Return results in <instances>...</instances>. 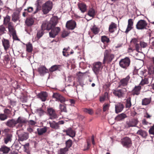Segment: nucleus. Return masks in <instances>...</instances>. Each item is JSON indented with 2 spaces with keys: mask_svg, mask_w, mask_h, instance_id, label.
<instances>
[{
  "mask_svg": "<svg viewBox=\"0 0 154 154\" xmlns=\"http://www.w3.org/2000/svg\"><path fill=\"white\" fill-rule=\"evenodd\" d=\"M104 57L103 64L106 63H110L115 57L114 55L112 53V50L110 49L106 50L104 52Z\"/></svg>",
  "mask_w": 154,
  "mask_h": 154,
  "instance_id": "f257e3e1",
  "label": "nucleus"
},
{
  "mask_svg": "<svg viewBox=\"0 0 154 154\" xmlns=\"http://www.w3.org/2000/svg\"><path fill=\"white\" fill-rule=\"evenodd\" d=\"M57 23V19L54 18H52L49 22L42 23L41 28L44 30H49L54 28Z\"/></svg>",
  "mask_w": 154,
  "mask_h": 154,
  "instance_id": "f03ea898",
  "label": "nucleus"
},
{
  "mask_svg": "<svg viewBox=\"0 0 154 154\" xmlns=\"http://www.w3.org/2000/svg\"><path fill=\"white\" fill-rule=\"evenodd\" d=\"M103 66L102 62H97L94 63L92 65L93 71L97 76H98L102 70Z\"/></svg>",
  "mask_w": 154,
  "mask_h": 154,
  "instance_id": "7ed1b4c3",
  "label": "nucleus"
},
{
  "mask_svg": "<svg viewBox=\"0 0 154 154\" xmlns=\"http://www.w3.org/2000/svg\"><path fill=\"white\" fill-rule=\"evenodd\" d=\"M53 7V3L50 1H48L42 5V11L44 14H47L51 10Z\"/></svg>",
  "mask_w": 154,
  "mask_h": 154,
  "instance_id": "20e7f679",
  "label": "nucleus"
},
{
  "mask_svg": "<svg viewBox=\"0 0 154 154\" xmlns=\"http://www.w3.org/2000/svg\"><path fill=\"white\" fill-rule=\"evenodd\" d=\"M131 63L130 58L128 57H126L120 60L119 62L120 66L125 69H127Z\"/></svg>",
  "mask_w": 154,
  "mask_h": 154,
  "instance_id": "39448f33",
  "label": "nucleus"
},
{
  "mask_svg": "<svg viewBox=\"0 0 154 154\" xmlns=\"http://www.w3.org/2000/svg\"><path fill=\"white\" fill-rule=\"evenodd\" d=\"M121 142L123 146L127 148H130L132 145L131 138L128 137H125L121 139Z\"/></svg>",
  "mask_w": 154,
  "mask_h": 154,
  "instance_id": "423d86ee",
  "label": "nucleus"
},
{
  "mask_svg": "<svg viewBox=\"0 0 154 154\" xmlns=\"http://www.w3.org/2000/svg\"><path fill=\"white\" fill-rule=\"evenodd\" d=\"M17 133L18 135L19 141H23L26 140L29 138V134L23 132L22 129L18 131Z\"/></svg>",
  "mask_w": 154,
  "mask_h": 154,
  "instance_id": "0eeeda50",
  "label": "nucleus"
},
{
  "mask_svg": "<svg viewBox=\"0 0 154 154\" xmlns=\"http://www.w3.org/2000/svg\"><path fill=\"white\" fill-rule=\"evenodd\" d=\"M147 25L146 21L143 20H140L137 23L136 26L137 29L142 30L146 29Z\"/></svg>",
  "mask_w": 154,
  "mask_h": 154,
  "instance_id": "6e6552de",
  "label": "nucleus"
},
{
  "mask_svg": "<svg viewBox=\"0 0 154 154\" xmlns=\"http://www.w3.org/2000/svg\"><path fill=\"white\" fill-rule=\"evenodd\" d=\"M138 121L137 119H133L126 122L125 127L129 128L136 126L138 124Z\"/></svg>",
  "mask_w": 154,
  "mask_h": 154,
  "instance_id": "1a4fd4ad",
  "label": "nucleus"
},
{
  "mask_svg": "<svg viewBox=\"0 0 154 154\" xmlns=\"http://www.w3.org/2000/svg\"><path fill=\"white\" fill-rule=\"evenodd\" d=\"M47 111L48 115L49 116V119H54L58 117L55 110L53 108H48Z\"/></svg>",
  "mask_w": 154,
  "mask_h": 154,
  "instance_id": "9d476101",
  "label": "nucleus"
},
{
  "mask_svg": "<svg viewBox=\"0 0 154 154\" xmlns=\"http://www.w3.org/2000/svg\"><path fill=\"white\" fill-rule=\"evenodd\" d=\"M126 91L125 88L119 90H115L113 91V94L119 97H123L125 92Z\"/></svg>",
  "mask_w": 154,
  "mask_h": 154,
  "instance_id": "9b49d317",
  "label": "nucleus"
},
{
  "mask_svg": "<svg viewBox=\"0 0 154 154\" xmlns=\"http://www.w3.org/2000/svg\"><path fill=\"white\" fill-rule=\"evenodd\" d=\"M13 135L11 133L5 134L3 136V141L5 144L11 143L12 140Z\"/></svg>",
  "mask_w": 154,
  "mask_h": 154,
  "instance_id": "f8f14e48",
  "label": "nucleus"
},
{
  "mask_svg": "<svg viewBox=\"0 0 154 154\" xmlns=\"http://www.w3.org/2000/svg\"><path fill=\"white\" fill-rule=\"evenodd\" d=\"M52 97L56 99V101H60L61 103H63L67 100L62 96L58 93H54Z\"/></svg>",
  "mask_w": 154,
  "mask_h": 154,
  "instance_id": "ddd939ff",
  "label": "nucleus"
},
{
  "mask_svg": "<svg viewBox=\"0 0 154 154\" xmlns=\"http://www.w3.org/2000/svg\"><path fill=\"white\" fill-rule=\"evenodd\" d=\"M76 25L75 21L72 20L67 21L66 26L68 29L73 30L76 27Z\"/></svg>",
  "mask_w": 154,
  "mask_h": 154,
  "instance_id": "4468645a",
  "label": "nucleus"
},
{
  "mask_svg": "<svg viewBox=\"0 0 154 154\" xmlns=\"http://www.w3.org/2000/svg\"><path fill=\"white\" fill-rule=\"evenodd\" d=\"M130 79V76L129 75H128L126 78L121 79L119 82V87H121L122 86L125 87L127 86Z\"/></svg>",
  "mask_w": 154,
  "mask_h": 154,
  "instance_id": "2eb2a0df",
  "label": "nucleus"
},
{
  "mask_svg": "<svg viewBox=\"0 0 154 154\" xmlns=\"http://www.w3.org/2000/svg\"><path fill=\"white\" fill-rule=\"evenodd\" d=\"M60 30V28L57 27L53 28L49 32V34L50 37L54 38L57 35Z\"/></svg>",
  "mask_w": 154,
  "mask_h": 154,
  "instance_id": "dca6fc26",
  "label": "nucleus"
},
{
  "mask_svg": "<svg viewBox=\"0 0 154 154\" xmlns=\"http://www.w3.org/2000/svg\"><path fill=\"white\" fill-rule=\"evenodd\" d=\"M130 43L131 45L135 46L136 51L139 52L140 49V47L138 39L136 38H132L131 41Z\"/></svg>",
  "mask_w": 154,
  "mask_h": 154,
  "instance_id": "f3484780",
  "label": "nucleus"
},
{
  "mask_svg": "<svg viewBox=\"0 0 154 154\" xmlns=\"http://www.w3.org/2000/svg\"><path fill=\"white\" fill-rule=\"evenodd\" d=\"M141 89V87L140 85L135 86L131 91V94L134 96L139 95L140 94Z\"/></svg>",
  "mask_w": 154,
  "mask_h": 154,
  "instance_id": "a211bd4d",
  "label": "nucleus"
},
{
  "mask_svg": "<svg viewBox=\"0 0 154 154\" xmlns=\"http://www.w3.org/2000/svg\"><path fill=\"white\" fill-rule=\"evenodd\" d=\"M17 124H19L18 126L22 127L23 124L27 123V121L26 119L23 117L20 116L16 120Z\"/></svg>",
  "mask_w": 154,
  "mask_h": 154,
  "instance_id": "6ab92c4d",
  "label": "nucleus"
},
{
  "mask_svg": "<svg viewBox=\"0 0 154 154\" xmlns=\"http://www.w3.org/2000/svg\"><path fill=\"white\" fill-rule=\"evenodd\" d=\"M78 8L79 9L81 12L84 13L86 12L87 10L86 5L83 2L79 3L77 4Z\"/></svg>",
  "mask_w": 154,
  "mask_h": 154,
  "instance_id": "aec40b11",
  "label": "nucleus"
},
{
  "mask_svg": "<svg viewBox=\"0 0 154 154\" xmlns=\"http://www.w3.org/2000/svg\"><path fill=\"white\" fill-rule=\"evenodd\" d=\"M99 100L101 103H103L106 100H108L110 103L111 102L110 101L109 96L107 92H105L103 95L100 97Z\"/></svg>",
  "mask_w": 154,
  "mask_h": 154,
  "instance_id": "412c9836",
  "label": "nucleus"
},
{
  "mask_svg": "<svg viewBox=\"0 0 154 154\" xmlns=\"http://www.w3.org/2000/svg\"><path fill=\"white\" fill-rule=\"evenodd\" d=\"M63 132L66 133V135L70 137H73L75 136V131L72 129L69 128L66 130H64Z\"/></svg>",
  "mask_w": 154,
  "mask_h": 154,
  "instance_id": "4be33fe9",
  "label": "nucleus"
},
{
  "mask_svg": "<svg viewBox=\"0 0 154 154\" xmlns=\"http://www.w3.org/2000/svg\"><path fill=\"white\" fill-rule=\"evenodd\" d=\"M48 96V93L45 91L42 92L38 95V97L43 102H44L46 100Z\"/></svg>",
  "mask_w": 154,
  "mask_h": 154,
  "instance_id": "5701e85b",
  "label": "nucleus"
},
{
  "mask_svg": "<svg viewBox=\"0 0 154 154\" xmlns=\"http://www.w3.org/2000/svg\"><path fill=\"white\" fill-rule=\"evenodd\" d=\"M124 105L121 103H119L115 105V112L116 113L121 112L124 108Z\"/></svg>",
  "mask_w": 154,
  "mask_h": 154,
  "instance_id": "b1692460",
  "label": "nucleus"
},
{
  "mask_svg": "<svg viewBox=\"0 0 154 154\" xmlns=\"http://www.w3.org/2000/svg\"><path fill=\"white\" fill-rule=\"evenodd\" d=\"M10 148L7 146L3 145L0 148V152L3 154H7L10 151Z\"/></svg>",
  "mask_w": 154,
  "mask_h": 154,
  "instance_id": "393cba45",
  "label": "nucleus"
},
{
  "mask_svg": "<svg viewBox=\"0 0 154 154\" xmlns=\"http://www.w3.org/2000/svg\"><path fill=\"white\" fill-rule=\"evenodd\" d=\"M6 124L10 128H13L17 124L16 120L12 119L8 120L6 122Z\"/></svg>",
  "mask_w": 154,
  "mask_h": 154,
  "instance_id": "a878e982",
  "label": "nucleus"
},
{
  "mask_svg": "<svg viewBox=\"0 0 154 154\" xmlns=\"http://www.w3.org/2000/svg\"><path fill=\"white\" fill-rule=\"evenodd\" d=\"M133 24L134 22L132 19H130L128 20V25L127 29L125 31V33H128L133 28Z\"/></svg>",
  "mask_w": 154,
  "mask_h": 154,
  "instance_id": "bb28decb",
  "label": "nucleus"
},
{
  "mask_svg": "<svg viewBox=\"0 0 154 154\" xmlns=\"http://www.w3.org/2000/svg\"><path fill=\"white\" fill-rule=\"evenodd\" d=\"M48 71V70L44 66H41L38 69V71L41 75H44Z\"/></svg>",
  "mask_w": 154,
  "mask_h": 154,
  "instance_id": "cd10ccee",
  "label": "nucleus"
},
{
  "mask_svg": "<svg viewBox=\"0 0 154 154\" xmlns=\"http://www.w3.org/2000/svg\"><path fill=\"white\" fill-rule=\"evenodd\" d=\"M2 41L5 50V51H7L10 47L9 41L8 40L3 38L2 40Z\"/></svg>",
  "mask_w": 154,
  "mask_h": 154,
  "instance_id": "c85d7f7f",
  "label": "nucleus"
},
{
  "mask_svg": "<svg viewBox=\"0 0 154 154\" xmlns=\"http://www.w3.org/2000/svg\"><path fill=\"white\" fill-rule=\"evenodd\" d=\"M20 14L19 13L15 12L12 15V20L14 22L20 19Z\"/></svg>",
  "mask_w": 154,
  "mask_h": 154,
  "instance_id": "c756f323",
  "label": "nucleus"
},
{
  "mask_svg": "<svg viewBox=\"0 0 154 154\" xmlns=\"http://www.w3.org/2000/svg\"><path fill=\"white\" fill-rule=\"evenodd\" d=\"M138 135H140L143 138H146L148 134L147 132L144 130L140 129L137 132Z\"/></svg>",
  "mask_w": 154,
  "mask_h": 154,
  "instance_id": "7c9ffc66",
  "label": "nucleus"
},
{
  "mask_svg": "<svg viewBox=\"0 0 154 154\" xmlns=\"http://www.w3.org/2000/svg\"><path fill=\"white\" fill-rule=\"evenodd\" d=\"M127 117L126 114L124 113H122L118 115L115 119L117 121H120L124 119Z\"/></svg>",
  "mask_w": 154,
  "mask_h": 154,
  "instance_id": "2f4dec72",
  "label": "nucleus"
},
{
  "mask_svg": "<svg viewBox=\"0 0 154 154\" xmlns=\"http://www.w3.org/2000/svg\"><path fill=\"white\" fill-rule=\"evenodd\" d=\"M117 28V25L115 23L112 22L109 25V30L111 33H113L115 31V29H116Z\"/></svg>",
  "mask_w": 154,
  "mask_h": 154,
  "instance_id": "473e14b6",
  "label": "nucleus"
},
{
  "mask_svg": "<svg viewBox=\"0 0 154 154\" xmlns=\"http://www.w3.org/2000/svg\"><path fill=\"white\" fill-rule=\"evenodd\" d=\"M91 146V142L90 140H87V142L84 144L83 150L84 151L88 150Z\"/></svg>",
  "mask_w": 154,
  "mask_h": 154,
  "instance_id": "72a5a7b5",
  "label": "nucleus"
},
{
  "mask_svg": "<svg viewBox=\"0 0 154 154\" xmlns=\"http://www.w3.org/2000/svg\"><path fill=\"white\" fill-rule=\"evenodd\" d=\"M47 131L46 127H44L41 128H38L37 131L38 134L39 135H41L45 133Z\"/></svg>",
  "mask_w": 154,
  "mask_h": 154,
  "instance_id": "f704fd0d",
  "label": "nucleus"
},
{
  "mask_svg": "<svg viewBox=\"0 0 154 154\" xmlns=\"http://www.w3.org/2000/svg\"><path fill=\"white\" fill-rule=\"evenodd\" d=\"M87 14L90 17H94L95 15V10L93 8H89Z\"/></svg>",
  "mask_w": 154,
  "mask_h": 154,
  "instance_id": "c9c22d12",
  "label": "nucleus"
},
{
  "mask_svg": "<svg viewBox=\"0 0 154 154\" xmlns=\"http://www.w3.org/2000/svg\"><path fill=\"white\" fill-rule=\"evenodd\" d=\"M34 22L33 18H27L25 21V23L27 26H31L33 24Z\"/></svg>",
  "mask_w": 154,
  "mask_h": 154,
  "instance_id": "e433bc0d",
  "label": "nucleus"
},
{
  "mask_svg": "<svg viewBox=\"0 0 154 154\" xmlns=\"http://www.w3.org/2000/svg\"><path fill=\"white\" fill-rule=\"evenodd\" d=\"M49 124L50 125V126L52 128L57 129L59 128V125L56 122L54 121H53L52 122H49Z\"/></svg>",
  "mask_w": 154,
  "mask_h": 154,
  "instance_id": "4c0bfd02",
  "label": "nucleus"
},
{
  "mask_svg": "<svg viewBox=\"0 0 154 154\" xmlns=\"http://www.w3.org/2000/svg\"><path fill=\"white\" fill-rule=\"evenodd\" d=\"M60 66V65H53L49 69V71L51 72H53L57 70H58Z\"/></svg>",
  "mask_w": 154,
  "mask_h": 154,
  "instance_id": "58836bf2",
  "label": "nucleus"
},
{
  "mask_svg": "<svg viewBox=\"0 0 154 154\" xmlns=\"http://www.w3.org/2000/svg\"><path fill=\"white\" fill-rule=\"evenodd\" d=\"M151 101V98H145L143 99L142 102V104L143 105H146L150 103Z\"/></svg>",
  "mask_w": 154,
  "mask_h": 154,
  "instance_id": "ea45409f",
  "label": "nucleus"
},
{
  "mask_svg": "<svg viewBox=\"0 0 154 154\" xmlns=\"http://www.w3.org/2000/svg\"><path fill=\"white\" fill-rule=\"evenodd\" d=\"M131 98L129 97L126 99V103L125 106L126 108H129L131 107Z\"/></svg>",
  "mask_w": 154,
  "mask_h": 154,
  "instance_id": "a19ab883",
  "label": "nucleus"
},
{
  "mask_svg": "<svg viewBox=\"0 0 154 154\" xmlns=\"http://www.w3.org/2000/svg\"><path fill=\"white\" fill-rule=\"evenodd\" d=\"M91 30L93 33L95 35L97 34L99 31V29L95 25L91 28Z\"/></svg>",
  "mask_w": 154,
  "mask_h": 154,
  "instance_id": "79ce46f5",
  "label": "nucleus"
},
{
  "mask_svg": "<svg viewBox=\"0 0 154 154\" xmlns=\"http://www.w3.org/2000/svg\"><path fill=\"white\" fill-rule=\"evenodd\" d=\"M33 49L32 45L30 43L26 45V51L29 53L32 52Z\"/></svg>",
  "mask_w": 154,
  "mask_h": 154,
  "instance_id": "37998d69",
  "label": "nucleus"
},
{
  "mask_svg": "<svg viewBox=\"0 0 154 154\" xmlns=\"http://www.w3.org/2000/svg\"><path fill=\"white\" fill-rule=\"evenodd\" d=\"M149 83L148 79L146 78H145L144 79H142L139 85L143 86L145 85H147Z\"/></svg>",
  "mask_w": 154,
  "mask_h": 154,
  "instance_id": "c03bdc74",
  "label": "nucleus"
},
{
  "mask_svg": "<svg viewBox=\"0 0 154 154\" xmlns=\"http://www.w3.org/2000/svg\"><path fill=\"white\" fill-rule=\"evenodd\" d=\"M101 40L102 42L103 43H108L110 41L109 38L105 35L102 36Z\"/></svg>",
  "mask_w": 154,
  "mask_h": 154,
  "instance_id": "a18cd8bd",
  "label": "nucleus"
},
{
  "mask_svg": "<svg viewBox=\"0 0 154 154\" xmlns=\"http://www.w3.org/2000/svg\"><path fill=\"white\" fill-rule=\"evenodd\" d=\"M66 105V104H60L59 108L61 112H67Z\"/></svg>",
  "mask_w": 154,
  "mask_h": 154,
  "instance_id": "49530a36",
  "label": "nucleus"
},
{
  "mask_svg": "<svg viewBox=\"0 0 154 154\" xmlns=\"http://www.w3.org/2000/svg\"><path fill=\"white\" fill-rule=\"evenodd\" d=\"M84 112L88 113L90 115H92L94 113L93 110L91 109L84 108L83 109Z\"/></svg>",
  "mask_w": 154,
  "mask_h": 154,
  "instance_id": "de8ad7c7",
  "label": "nucleus"
},
{
  "mask_svg": "<svg viewBox=\"0 0 154 154\" xmlns=\"http://www.w3.org/2000/svg\"><path fill=\"white\" fill-rule=\"evenodd\" d=\"M65 144L66 145V147L65 148H67V149H68L72 145V141L70 139H69L66 142Z\"/></svg>",
  "mask_w": 154,
  "mask_h": 154,
  "instance_id": "09e8293b",
  "label": "nucleus"
},
{
  "mask_svg": "<svg viewBox=\"0 0 154 154\" xmlns=\"http://www.w3.org/2000/svg\"><path fill=\"white\" fill-rule=\"evenodd\" d=\"M45 30L44 29H42L41 28V29L40 30L38 31L37 32V38L39 39L44 34V31Z\"/></svg>",
  "mask_w": 154,
  "mask_h": 154,
  "instance_id": "8fccbe9b",
  "label": "nucleus"
},
{
  "mask_svg": "<svg viewBox=\"0 0 154 154\" xmlns=\"http://www.w3.org/2000/svg\"><path fill=\"white\" fill-rule=\"evenodd\" d=\"M7 31L5 26L3 25L0 26V35H2L4 33H6Z\"/></svg>",
  "mask_w": 154,
  "mask_h": 154,
  "instance_id": "3c124183",
  "label": "nucleus"
},
{
  "mask_svg": "<svg viewBox=\"0 0 154 154\" xmlns=\"http://www.w3.org/2000/svg\"><path fill=\"white\" fill-rule=\"evenodd\" d=\"M36 112L40 116H41L44 115L45 112L42 108H40L37 109Z\"/></svg>",
  "mask_w": 154,
  "mask_h": 154,
  "instance_id": "603ef678",
  "label": "nucleus"
},
{
  "mask_svg": "<svg viewBox=\"0 0 154 154\" xmlns=\"http://www.w3.org/2000/svg\"><path fill=\"white\" fill-rule=\"evenodd\" d=\"M8 116L4 113L0 114V120L4 121L7 119L8 118Z\"/></svg>",
  "mask_w": 154,
  "mask_h": 154,
  "instance_id": "864d4df0",
  "label": "nucleus"
},
{
  "mask_svg": "<svg viewBox=\"0 0 154 154\" xmlns=\"http://www.w3.org/2000/svg\"><path fill=\"white\" fill-rule=\"evenodd\" d=\"M8 24V29L9 32H11L15 30L14 28L13 23L12 22H10Z\"/></svg>",
  "mask_w": 154,
  "mask_h": 154,
  "instance_id": "5fc2aeb1",
  "label": "nucleus"
},
{
  "mask_svg": "<svg viewBox=\"0 0 154 154\" xmlns=\"http://www.w3.org/2000/svg\"><path fill=\"white\" fill-rule=\"evenodd\" d=\"M110 106L109 103H105L103 105V112H105L109 109V108Z\"/></svg>",
  "mask_w": 154,
  "mask_h": 154,
  "instance_id": "6e6d98bb",
  "label": "nucleus"
},
{
  "mask_svg": "<svg viewBox=\"0 0 154 154\" xmlns=\"http://www.w3.org/2000/svg\"><path fill=\"white\" fill-rule=\"evenodd\" d=\"M10 20V16L8 15H7L6 17L4 18V24L5 25H7L8 23L9 22Z\"/></svg>",
  "mask_w": 154,
  "mask_h": 154,
  "instance_id": "4d7b16f0",
  "label": "nucleus"
},
{
  "mask_svg": "<svg viewBox=\"0 0 154 154\" xmlns=\"http://www.w3.org/2000/svg\"><path fill=\"white\" fill-rule=\"evenodd\" d=\"M27 123H28L29 126L32 127H34L36 123V122L32 120L27 121Z\"/></svg>",
  "mask_w": 154,
  "mask_h": 154,
  "instance_id": "13d9d810",
  "label": "nucleus"
},
{
  "mask_svg": "<svg viewBox=\"0 0 154 154\" xmlns=\"http://www.w3.org/2000/svg\"><path fill=\"white\" fill-rule=\"evenodd\" d=\"M35 5L36 7V9H35V11L33 12V14H35L40 9L41 6V4H38L37 3H36L35 4Z\"/></svg>",
  "mask_w": 154,
  "mask_h": 154,
  "instance_id": "bf43d9fd",
  "label": "nucleus"
},
{
  "mask_svg": "<svg viewBox=\"0 0 154 154\" xmlns=\"http://www.w3.org/2000/svg\"><path fill=\"white\" fill-rule=\"evenodd\" d=\"M148 69V72L149 74H152L154 73V67L153 66H149Z\"/></svg>",
  "mask_w": 154,
  "mask_h": 154,
  "instance_id": "052dcab7",
  "label": "nucleus"
},
{
  "mask_svg": "<svg viewBox=\"0 0 154 154\" xmlns=\"http://www.w3.org/2000/svg\"><path fill=\"white\" fill-rule=\"evenodd\" d=\"M68 151L67 148L60 149V154H65L66 152Z\"/></svg>",
  "mask_w": 154,
  "mask_h": 154,
  "instance_id": "680f3d73",
  "label": "nucleus"
},
{
  "mask_svg": "<svg viewBox=\"0 0 154 154\" xmlns=\"http://www.w3.org/2000/svg\"><path fill=\"white\" fill-rule=\"evenodd\" d=\"M4 113L7 115L8 116L9 115L11 114V110H10L9 109H5L4 110Z\"/></svg>",
  "mask_w": 154,
  "mask_h": 154,
  "instance_id": "e2e57ef3",
  "label": "nucleus"
},
{
  "mask_svg": "<svg viewBox=\"0 0 154 154\" xmlns=\"http://www.w3.org/2000/svg\"><path fill=\"white\" fill-rule=\"evenodd\" d=\"M139 44L140 48H145L147 45V43L142 41L140 42Z\"/></svg>",
  "mask_w": 154,
  "mask_h": 154,
  "instance_id": "0e129e2a",
  "label": "nucleus"
},
{
  "mask_svg": "<svg viewBox=\"0 0 154 154\" xmlns=\"http://www.w3.org/2000/svg\"><path fill=\"white\" fill-rule=\"evenodd\" d=\"M11 32L12 33L13 39L15 40H19V38L16 35V31L14 30L13 31Z\"/></svg>",
  "mask_w": 154,
  "mask_h": 154,
  "instance_id": "69168bd1",
  "label": "nucleus"
},
{
  "mask_svg": "<svg viewBox=\"0 0 154 154\" xmlns=\"http://www.w3.org/2000/svg\"><path fill=\"white\" fill-rule=\"evenodd\" d=\"M149 132V134L154 135V125L150 128Z\"/></svg>",
  "mask_w": 154,
  "mask_h": 154,
  "instance_id": "338daca9",
  "label": "nucleus"
},
{
  "mask_svg": "<svg viewBox=\"0 0 154 154\" xmlns=\"http://www.w3.org/2000/svg\"><path fill=\"white\" fill-rule=\"evenodd\" d=\"M69 33L68 32L66 31H64L62 33L61 35L62 37L65 38L68 35Z\"/></svg>",
  "mask_w": 154,
  "mask_h": 154,
  "instance_id": "774afa93",
  "label": "nucleus"
}]
</instances>
